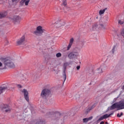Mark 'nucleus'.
Instances as JSON below:
<instances>
[{
	"mask_svg": "<svg viewBox=\"0 0 124 124\" xmlns=\"http://www.w3.org/2000/svg\"><path fill=\"white\" fill-rule=\"evenodd\" d=\"M99 30H104L105 27H104V25L103 24H99Z\"/></svg>",
	"mask_w": 124,
	"mask_h": 124,
	"instance_id": "18",
	"label": "nucleus"
},
{
	"mask_svg": "<svg viewBox=\"0 0 124 124\" xmlns=\"http://www.w3.org/2000/svg\"><path fill=\"white\" fill-rule=\"evenodd\" d=\"M123 115H124V113L123 112H121V113H120L121 117H122V116H123Z\"/></svg>",
	"mask_w": 124,
	"mask_h": 124,
	"instance_id": "35",
	"label": "nucleus"
},
{
	"mask_svg": "<svg viewBox=\"0 0 124 124\" xmlns=\"http://www.w3.org/2000/svg\"><path fill=\"white\" fill-rule=\"evenodd\" d=\"M98 27V25H97V24H95L93 26V31H95V30H96V29H97V27Z\"/></svg>",
	"mask_w": 124,
	"mask_h": 124,
	"instance_id": "20",
	"label": "nucleus"
},
{
	"mask_svg": "<svg viewBox=\"0 0 124 124\" xmlns=\"http://www.w3.org/2000/svg\"><path fill=\"white\" fill-rule=\"evenodd\" d=\"M13 90H14V88H13Z\"/></svg>",
	"mask_w": 124,
	"mask_h": 124,
	"instance_id": "42",
	"label": "nucleus"
},
{
	"mask_svg": "<svg viewBox=\"0 0 124 124\" xmlns=\"http://www.w3.org/2000/svg\"><path fill=\"white\" fill-rule=\"evenodd\" d=\"M56 57L57 58H60L61 57H62V53H58L57 54H56Z\"/></svg>",
	"mask_w": 124,
	"mask_h": 124,
	"instance_id": "24",
	"label": "nucleus"
},
{
	"mask_svg": "<svg viewBox=\"0 0 124 124\" xmlns=\"http://www.w3.org/2000/svg\"><path fill=\"white\" fill-rule=\"evenodd\" d=\"M63 78H66V75L64 73Z\"/></svg>",
	"mask_w": 124,
	"mask_h": 124,
	"instance_id": "34",
	"label": "nucleus"
},
{
	"mask_svg": "<svg viewBox=\"0 0 124 124\" xmlns=\"http://www.w3.org/2000/svg\"><path fill=\"white\" fill-rule=\"evenodd\" d=\"M62 6H64V7H65V8H66V7H65V6H66V0H62Z\"/></svg>",
	"mask_w": 124,
	"mask_h": 124,
	"instance_id": "17",
	"label": "nucleus"
},
{
	"mask_svg": "<svg viewBox=\"0 0 124 124\" xmlns=\"http://www.w3.org/2000/svg\"><path fill=\"white\" fill-rule=\"evenodd\" d=\"M21 17L19 16H15L13 18V20L15 24H19L21 22Z\"/></svg>",
	"mask_w": 124,
	"mask_h": 124,
	"instance_id": "6",
	"label": "nucleus"
},
{
	"mask_svg": "<svg viewBox=\"0 0 124 124\" xmlns=\"http://www.w3.org/2000/svg\"><path fill=\"white\" fill-rule=\"evenodd\" d=\"M93 106L91 107L88 108L87 110V112H90V111H91V110H92V109H93Z\"/></svg>",
	"mask_w": 124,
	"mask_h": 124,
	"instance_id": "25",
	"label": "nucleus"
},
{
	"mask_svg": "<svg viewBox=\"0 0 124 124\" xmlns=\"http://www.w3.org/2000/svg\"><path fill=\"white\" fill-rule=\"evenodd\" d=\"M106 10H107V8L104 9L103 10H100L99 12V15H102V14H104V13H105V11H106Z\"/></svg>",
	"mask_w": 124,
	"mask_h": 124,
	"instance_id": "16",
	"label": "nucleus"
},
{
	"mask_svg": "<svg viewBox=\"0 0 124 124\" xmlns=\"http://www.w3.org/2000/svg\"><path fill=\"white\" fill-rule=\"evenodd\" d=\"M106 124H108V122H106Z\"/></svg>",
	"mask_w": 124,
	"mask_h": 124,
	"instance_id": "40",
	"label": "nucleus"
},
{
	"mask_svg": "<svg viewBox=\"0 0 124 124\" xmlns=\"http://www.w3.org/2000/svg\"><path fill=\"white\" fill-rule=\"evenodd\" d=\"M30 0H22L20 2L21 3H25V5L28 6L29 5V3L30 2Z\"/></svg>",
	"mask_w": 124,
	"mask_h": 124,
	"instance_id": "14",
	"label": "nucleus"
},
{
	"mask_svg": "<svg viewBox=\"0 0 124 124\" xmlns=\"http://www.w3.org/2000/svg\"><path fill=\"white\" fill-rule=\"evenodd\" d=\"M104 119H107V118H109V117H110V115L109 114H105L104 116Z\"/></svg>",
	"mask_w": 124,
	"mask_h": 124,
	"instance_id": "23",
	"label": "nucleus"
},
{
	"mask_svg": "<svg viewBox=\"0 0 124 124\" xmlns=\"http://www.w3.org/2000/svg\"><path fill=\"white\" fill-rule=\"evenodd\" d=\"M80 66H77V70H79V69H80Z\"/></svg>",
	"mask_w": 124,
	"mask_h": 124,
	"instance_id": "31",
	"label": "nucleus"
},
{
	"mask_svg": "<svg viewBox=\"0 0 124 124\" xmlns=\"http://www.w3.org/2000/svg\"><path fill=\"white\" fill-rule=\"evenodd\" d=\"M10 90H11V91H12V89H10Z\"/></svg>",
	"mask_w": 124,
	"mask_h": 124,
	"instance_id": "41",
	"label": "nucleus"
},
{
	"mask_svg": "<svg viewBox=\"0 0 124 124\" xmlns=\"http://www.w3.org/2000/svg\"><path fill=\"white\" fill-rule=\"evenodd\" d=\"M117 117H118V118H121V115L120 114V113H118V114H117Z\"/></svg>",
	"mask_w": 124,
	"mask_h": 124,
	"instance_id": "33",
	"label": "nucleus"
},
{
	"mask_svg": "<svg viewBox=\"0 0 124 124\" xmlns=\"http://www.w3.org/2000/svg\"><path fill=\"white\" fill-rule=\"evenodd\" d=\"M104 117L103 116L102 117H101L99 119V121H102V120L104 119Z\"/></svg>",
	"mask_w": 124,
	"mask_h": 124,
	"instance_id": "29",
	"label": "nucleus"
},
{
	"mask_svg": "<svg viewBox=\"0 0 124 124\" xmlns=\"http://www.w3.org/2000/svg\"><path fill=\"white\" fill-rule=\"evenodd\" d=\"M113 112L111 113L110 114H108V115H110V116H112V115H113Z\"/></svg>",
	"mask_w": 124,
	"mask_h": 124,
	"instance_id": "38",
	"label": "nucleus"
},
{
	"mask_svg": "<svg viewBox=\"0 0 124 124\" xmlns=\"http://www.w3.org/2000/svg\"><path fill=\"white\" fill-rule=\"evenodd\" d=\"M66 80V78H63V84H64V82H65Z\"/></svg>",
	"mask_w": 124,
	"mask_h": 124,
	"instance_id": "32",
	"label": "nucleus"
},
{
	"mask_svg": "<svg viewBox=\"0 0 124 124\" xmlns=\"http://www.w3.org/2000/svg\"><path fill=\"white\" fill-rule=\"evenodd\" d=\"M78 56V52L76 51V52H72L71 53H69V54L68 55V58L71 60L72 59H75V58L77 57Z\"/></svg>",
	"mask_w": 124,
	"mask_h": 124,
	"instance_id": "5",
	"label": "nucleus"
},
{
	"mask_svg": "<svg viewBox=\"0 0 124 124\" xmlns=\"http://www.w3.org/2000/svg\"><path fill=\"white\" fill-rule=\"evenodd\" d=\"M104 124V122L103 121H102L101 123H100V124Z\"/></svg>",
	"mask_w": 124,
	"mask_h": 124,
	"instance_id": "37",
	"label": "nucleus"
},
{
	"mask_svg": "<svg viewBox=\"0 0 124 124\" xmlns=\"http://www.w3.org/2000/svg\"><path fill=\"white\" fill-rule=\"evenodd\" d=\"M89 74L91 75H93V71H92L91 72H89Z\"/></svg>",
	"mask_w": 124,
	"mask_h": 124,
	"instance_id": "30",
	"label": "nucleus"
},
{
	"mask_svg": "<svg viewBox=\"0 0 124 124\" xmlns=\"http://www.w3.org/2000/svg\"><path fill=\"white\" fill-rule=\"evenodd\" d=\"M7 90V86L5 85L0 86V94Z\"/></svg>",
	"mask_w": 124,
	"mask_h": 124,
	"instance_id": "10",
	"label": "nucleus"
},
{
	"mask_svg": "<svg viewBox=\"0 0 124 124\" xmlns=\"http://www.w3.org/2000/svg\"><path fill=\"white\" fill-rule=\"evenodd\" d=\"M116 48V46H113L112 49V54H114V53H115V48Z\"/></svg>",
	"mask_w": 124,
	"mask_h": 124,
	"instance_id": "28",
	"label": "nucleus"
},
{
	"mask_svg": "<svg viewBox=\"0 0 124 124\" xmlns=\"http://www.w3.org/2000/svg\"><path fill=\"white\" fill-rule=\"evenodd\" d=\"M1 62L4 65L2 69H7L8 67L10 68H15V64L9 58H3L1 59Z\"/></svg>",
	"mask_w": 124,
	"mask_h": 124,
	"instance_id": "1",
	"label": "nucleus"
},
{
	"mask_svg": "<svg viewBox=\"0 0 124 124\" xmlns=\"http://www.w3.org/2000/svg\"><path fill=\"white\" fill-rule=\"evenodd\" d=\"M25 42V36H22L20 39H19L16 43L17 45H22V44H24Z\"/></svg>",
	"mask_w": 124,
	"mask_h": 124,
	"instance_id": "8",
	"label": "nucleus"
},
{
	"mask_svg": "<svg viewBox=\"0 0 124 124\" xmlns=\"http://www.w3.org/2000/svg\"><path fill=\"white\" fill-rule=\"evenodd\" d=\"M74 42V39H73V38H72L70 40V42L69 44H71L72 45V44H73V42Z\"/></svg>",
	"mask_w": 124,
	"mask_h": 124,
	"instance_id": "22",
	"label": "nucleus"
},
{
	"mask_svg": "<svg viewBox=\"0 0 124 124\" xmlns=\"http://www.w3.org/2000/svg\"><path fill=\"white\" fill-rule=\"evenodd\" d=\"M3 111L4 112H6V113H9L10 112V111H11V109H10V108H9V106L8 105H4L3 106Z\"/></svg>",
	"mask_w": 124,
	"mask_h": 124,
	"instance_id": "9",
	"label": "nucleus"
},
{
	"mask_svg": "<svg viewBox=\"0 0 124 124\" xmlns=\"http://www.w3.org/2000/svg\"><path fill=\"white\" fill-rule=\"evenodd\" d=\"M51 92L47 89L43 90L41 93L40 97L43 99H47L50 95Z\"/></svg>",
	"mask_w": 124,
	"mask_h": 124,
	"instance_id": "3",
	"label": "nucleus"
},
{
	"mask_svg": "<svg viewBox=\"0 0 124 124\" xmlns=\"http://www.w3.org/2000/svg\"><path fill=\"white\" fill-rule=\"evenodd\" d=\"M16 87L18 88V89H22V88H23V86L20 84H17Z\"/></svg>",
	"mask_w": 124,
	"mask_h": 124,
	"instance_id": "27",
	"label": "nucleus"
},
{
	"mask_svg": "<svg viewBox=\"0 0 124 124\" xmlns=\"http://www.w3.org/2000/svg\"><path fill=\"white\" fill-rule=\"evenodd\" d=\"M17 0H12L13 2H14L15 1H17Z\"/></svg>",
	"mask_w": 124,
	"mask_h": 124,
	"instance_id": "36",
	"label": "nucleus"
},
{
	"mask_svg": "<svg viewBox=\"0 0 124 124\" xmlns=\"http://www.w3.org/2000/svg\"><path fill=\"white\" fill-rule=\"evenodd\" d=\"M7 16V12H4L3 13H0V19L4 18V17Z\"/></svg>",
	"mask_w": 124,
	"mask_h": 124,
	"instance_id": "12",
	"label": "nucleus"
},
{
	"mask_svg": "<svg viewBox=\"0 0 124 124\" xmlns=\"http://www.w3.org/2000/svg\"><path fill=\"white\" fill-rule=\"evenodd\" d=\"M68 65H69V63H68V62L64 63L63 68H64V70H65V69H66V67L68 66Z\"/></svg>",
	"mask_w": 124,
	"mask_h": 124,
	"instance_id": "19",
	"label": "nucleus"
},
{
	"mask_svg": "<svg viewBox=\"0 0 124 124\" xmlns=\"http://www.w3.org/2000/svg\"><path fill=\"white\" fill-rule=\"evenodd\" d=\"M44 31L45 30L42 28V27L38 26L36 30L34 31V34H35V35H41L44 32Z\"/></svg>",
	"mask_w": 124,
	"mask_h": 124,
	"instance_id": "4",
	"label": "nucleus"
},
{
	"mask_svg": "<svg viewBox=\"0 0 124 124\" xmlns=\"http://www.w3.org/2000/svg\"><path fill=\"white\" fill-rule=\"evenodd\" d=\"M22 93H24V97L26 100L29 102L30 101V98H29V92H28L27 89H23V90L22 91Z\"/></svg>",
	"mask_w": 124,
	"mask_h": 124,
	"instance_id": "7",
	"label": "nucleus"
},
{
	"mask_svg": "<svg viewBox=\"0 0 124 124\" xmlns=\"http://www.w3.org/2000/svg\"><path fill=\"white\" fill-rule=\"evenodd\" d=\"M32 124H43V122L41 120H35L32 122Z\"/></svg>",
	"mask_w": 124,
	"mask_h": 124,
	"instance_id": "13",
	"label": "nucleus"
},
{
	"mask_svg": "<svg viewBox=\"0 0 124 124\" xmlns=\"http://www.w3.org/2000/svg\"><path fill=\"white\" fill-rule=\"evenodd\" d=\"M117 108V111L119 110H123L124 109V100L119 101V102L115 103L111 106L108 108V110H114Z\"/></svg>",
	"mask_w": 124,
	"mask_h": 124,
	"instance_id": "2",
	"label": "nucleus"
},
{
	"mask_svg": "<svg viewBox=\"0 0 124 124\" xmlns=\"http://www.w3.org/2000/svg\"><path fill=\"white\" fill-rule=\"evenodd\" d=\"M118 23L120 24V25H123L124 24V21L123 20H119Z\"/></svg>",
	"mask_w": 124,
	"mask_h": 124,
	"instance_id": "26",
	"label": "nucleus"
},
{
	"mask_svg": "<svg viewBox=\"0 0 124 124\" xmlns=\"http://www.w3.org/2000/svg\"><path fill=\"white\" fill-rule=\"evenodd\" d=\"M1 65H2V63H1V62H0V66H1Z\"/></svg>",
	"mask_w": 124,
	"mask_h": 124,
	"instance_id": "39",
	"label": "nucleus"
},
{
	"mask_svg": "<svg viewBox=\"0 0 124 124\" xmlns=\"http://www.w3.org/2000/svg\"><path fill=\"white\" fill-rule=\"evenodd\" d=\"M93 119V117H90L89 118H84L83 119V123H88L89 121H91Z\"/></svg>",
	"mask_w": 124,
	"mask_h": 124,
	"instance_id": "15",
	"label": "nucleus"
},
{
	"mask_svg": "<svg viewBox=\"0 0 124 124\" xmlns=\"http://www.w3.org/2000/svg\"><path fill=\"white\" fill-rule=\"evenodd\" d=\"M103 67H105V66H101V67L97 69L96 70V73H98V74H100V73H103V71L102 70V69H103Z\"/></svg>",
	"mask_w": 124,
	"mask_h": 124,
	"instance_id": "11",
	"label": "nucleus"
},
{
	"mask_svg": "<svg viewBox=\"0 0 124 124\" xmlns=\"http://www.w3.org/2000/svg\"><path fill=\"white\" fill-rule=\"evenodd\" d=\"M72 46V45H71V44H69V45L67 47V51L70 50V48H71Z\"/></svg>",
	"mask_w": 124,
	"mask_h": 124,
	"instance_id": "21",
	"label": "nucleus"
}]
</instances>
